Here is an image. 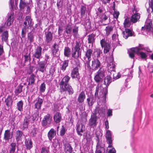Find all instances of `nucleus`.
Returning <instances> with one entry per match:
<instances>
[{"mask_svg": "<svg viewBox=\"0 0 153 153\" xmlns=\"http://www.w3.org/2000/svg\"><path fill=\"white\" fill-rule=\"evenodd\" d=\"M110 71V74L107 75L104 78V84L106 85V87L102 89L100 87L99 85L97 86L96 88L95 92L94 94V97L96 99H99L100 98H102V100L105 103L106 102V96L108 94V88L110 84L113 81L111 77L112 73Z\"/></svg>", "mask_w": 153, "mask_h": 153, "instance_id": "1", "label": "nucleus"}, {"mask_svg": "<svg viewBox=\"0 0 153 153\" xmlns=\"http://www.w3.org/2000/svg\"><path fill=\"white\" fill-rule=\"evenodd\" d=\"M70 79L71 77L69 76L66 75L59 81V90L61 94H67L71 95L74 93V89L69 84Z\"/></svg>", "mask_w": 153, "mask_h": 153, "instance_id": "2", "label": "nucleus"}, {"mask_svg": "<svg viewBox=\"0 0 153 153\" xmlns=\"http://www.w3.org/2000/svg\"><path fill=\"white\" fill-rule=\"evenodd\" d=\"M39 112L36 111L32 116L29 114H27L25 116L23 121L22 129L24 130L28 128L30 122L31 123H34L36 120H38L39 118Z\"/></svg>", "mask_w": 153, "mask_h": 153, "instance_id": "3", "label": "nucleus"}, {"mask_svg": "<svg viewBox=\"0 0 153 153\" xmlns=\"http://www.w3.org/2000/svg\"><path fill=\"white\" fill-rule=\"evenodd\" d=\"M90 62H88L85 65V68L88 71L89 74H91L94 71L97 70L100 67L101 63L98 58L94 59L91 61V65Z\"/></svg>", "mask_w": 153, "mask_h": 153, "instance_id": "4", "label": "nucleus"}, {"mask_svg": "<svg viewBox=\"0 0 153 153\" xmlns=\"http://www.w3.org/2000/svg\"><path fill=\"white\" fill-rule=\"evenodd\" d=\"M107 74L106 68L104 67H100L95 74L94 78V80L97 83L102 82Z\"/></svg>", "mask_w": 153, "mask_h": 153, "instance_id": "5", "label": "nucleus"}, {"mask_svg": "<svg viewBox=\"0 0 153 153\" xmlns=\"http://www.w3.org/2000/svg\"><path fill=\"white\" fill-rule=\"evenodd\" d=\"M74 67L71 71V76L73 79H75L78 81H79L80 77L79 72V69L80 68V63L79 60L76 61Z\"/></svg>", "mask_w": 153, "mask_h": 153, "instance_id": "6", "label": "nucleus"}, {"mask_svg": "<svg viewBox=\"0 0 153 153\" xmlns=\"http://www.w3.org/2000/svg\"><path fill=\"white\" fill-rule=\"evenodd\" d=\"M42 49L40 46H37L35 47L33 52L32 53V62L40 60L42 58Z\"/></svg>", "mask_w": 153, "mask_h": 153, "instance_id": "7", "label": "nucleus"}, {"mask_svg": "<svg viewBox=\"0 0 153 153\" xmlns=\"http://www.w3.org/2000/svg\"><path fill=\"white\" fill-rule=\"evenodd\" d=\"M52 121V117L49 114H47L44 116L41 123L42 127L41 129L42 131L50 127Z\"/></svg>", "mask_w": 153, "mask_h": 153, "instance_id": "8", "label": "nucleus"}, {"mask_svg": "<svg viewBox=\"0 0 153 153\" xmlns=\"http://www.w3.org/2000/svg\"><path fill=\"white\" fill-rule=\"evenodd\" d=\"M131 51L134 52V53L141 59H146L147 57V55L145 53L141 51L142 50L140 49L138 47L132 48L130 49Z\"/></svg>", "mask_w": 153, "mask_h": 153, "instance_id": "9", "label": "nucleus"}, {"mask_svg": "<svg viewBox=\"0 0 153 153\" xmlns=\"http://www.w3.org/2000/svg\"><path fill=\"white\" fill-rule=\"evenodd\" d=\"M40 60H38V61L33 62L32 63L35 65H38V66L37 67V70L43 73L46 70V66L47 64L45 62L42 61H40Z\"/></svg>", "mask_w": 153, "mask_h": 153, "instance_id": "10", "label": "nucleus"}, {"mask_svg": "<svg viewBox=\"0 0 153 153\" xmlns=\"http://www.w3.org/2000/svg\"><path fill=\"white\" fill-rule=\"evenodd\" d=\"M93 50L92 49H87L85 52V55L83 57V61L84 62V65L88 62H91V56L93 54Z\"/></svg>", "mask_w": 153, "mask_h": 153, "instance_id": "11", "label": "nucleus"}, {"mask_svg": "<svg viewBox=\"0 0 153 153\" xmlns=\"http://www.w3.org/2000/svg\"><path fill=\"white\" fill-rule=\"evenodd\" d=\"M44 99L38 96L33 101L34 103V108L36 109L39 112V111L41 109Z\"/></svg>", "mask_w": 153, "mask_h": 153, "instance_id": "12", "label": "nucleus"}, {"mask_svg": "<svg viewBox=\"0 0 153 153\" xmlns=\"http://www.w3.org/2000/svg\"><path fill=\"white\" fill-rule=\"evenodd\" d=\"M86 98V95L85 92L84 91H82L78 95V97L77 99V102L80 104L78 107L80 110L82 109V104Z\"/></svg>", "mask_w": 153, "mask_h": 153, "instance_id": "13", "label": "nucleus"}, {"mask_svg": "<svg viewBox=\"0 0 153 153\" xmlns=\"http://www.w3.org/2000/svg\"><path fill=\"white\" fill-rule=\"evenodd\" d=\"M13 94L11 93L10 94L8 95L7 97L5 98L4 101L7 108H8V110L11 108L13 105Z\"/></svg>", "mask_w": 153, "mask_h": 153, "instance_id": "14", "label": "nucleus"}, {"mask_svg": "<svg viewBox=\"0 0 153 153\" xmlns=\"http://www.w3.org/2000/svg\"><path fill=\"white\" fill-rule=\"evenodd\" d=\"M106 109L104 107H96L94 109L93 114H95L97 115L98 114V116L104 117L105 114Z\"/></svg>", "mask_w": 153, "mask_h": 153, "instance_id": "15", "label": "nucleus"}, {"mask_svg": "<svg viewBox=\"0 0 153 153\" xmlns=\"http://www.w3.org/2000/svg\"><path fill=\"white\" fill-rule=\"evenodd\" d=\"M97 115H95V114L92 113L89 120L88 123L89 126H91V127H95L97 125Z\"/></svg>", "mask_w": 153, "mask_h": 153, "instance_id": "16", "label": "nucleus"}, {"mask_svg": "<svg viewBox=\"0 0 153 153\" xmlns=\"http://www.w3.org/2000/svg\"><path fill=\"white\" fill-rule=\"evenodd\" d=\"M132 12L133 14L131 17V20L133 23H135L140 19V15L139 13H137V11L135 6L134 7V8L132 9Z\"/></svg>", "mask_w": 153, "mask_h": 153, "instance_id": "17", "label": "nucleus"}, {"mask_svg": "<svg viewBox=\"0 0 153 153\" xmlns=\"http://www.w3.org/2000/svg\"><path fill=\"white\" fill-rule=\"evenodd\" d=\"M36 76L35 75L32 74L29 77L27 78V80L28 82L27 86L26 87L27 89L29 88V86L32 88L33 86V85L34 84L35 79V78Z\"/></svg>", "mask_w": 153, "mask_h": 153, "instance_id": "18", "label": "nucleus"}, {"mask_svg": "<svg viewBox=\"0 0 153 153\" xmlns=\"http://www.w3.org/2000/svg\"><path fill=\"white\" fill-rule=\"evenodd\" d=\"M13 136V133L12 132H10V129L6 130L4 134L3 139L5 141H9L10 139H12Z\"/></svg>", "mask_w": 153, "mask_h": 153, "instance_id": "19", "label": "nucleus"}, {"mask_svg": "<svg viewBox=\"0 0 153 153\" xmlns=\"http://www.w3.org/2000/svg\"><path fill=\"white\" fill-rule=\"evenodd\" d=\"M53 32H51L50 31H47L45 33V42L47 44L52 42L53 39Z\"/></svg>", "mask_w": 153, "mask_h": 153, "instance_id": "20", "label": "nucleus"}, {"mask_svg": "<svg viewBox=\"0 0 153 153\" xmlns=\"http://www.w3.org/2000/svg\"><path fill=\"white\" fill-rule=\"evenodd\" d=\"M72 28L73 27L71 25L69 24L66 26L64 32L66 34L65 35L67 37V39H68L70 37L72 36Z\"/></svg>", "mask_w": 153, "mask_h": 153, "instance_id": "21", "label": "nucleus"}, {"mask_svg": "<svg viewBox=\"0 0 153 153\" xmlns=\"http://www.w3.org/2000/svg\"><path fill=\"white\" fill-rule=\"evenodd\" d=\"M123 37L125 39H127L129 36H135L134 32L129 29L125 28V30L123 31Z\"/></svg>", "mask_w": 153, "mask_h": 153, "instance_id": "22", "label": "nucleus"}, {"mask_svg": "<svg viewBox=\"0 0 153 153\" xmlns=\"http://www.w3.org/2000/svg\"><path fill=\"white\" fill-rule=\"evenodd\" d=\"M110 65L108 68V72L111 71L112 72H114L115 70V65L113 57H111L109 58Z\"/></svg>", "mask_w": 153, "mask_h": 153, "instance_id": "23", "label": "nucleus"}, {"mask_svg": "<svg viewBox=\"0 0 153 153\" xmlns=\"http://www.w3.org/2000/svg\"><path fill=\"white\" fill-rule=\"evenodd\" d=\"M59 45L56 43L53 44L52 48V53L53 57H57L59 55Z\"/></svg>", "mask_w": 153, "mask_h": 153, "instance_id": "24", "label": "nucleus"}, {"mask_svg": "<svg viewBox=\"0 0 153 153\" xmlns=\"http://www.w3.org/2000/svg\"><path fill=\"white\" fill-rule=\"evenodd\" d=\"M24 143L26 149L27 150H30L33 147V143L30 138H25Z\"/></svg>", "mask_w": 153, "mask_h": 153, "instance_id": "25", "label": "nucleus"}, {"mask_svg": "<svg viewBox=\"0 0 153 153\" xmlns=\"http://www.w3.org/2000/svg\"><path fill=\"white\" fill-rule=\"evenodd\" d=\"M152 23L150 20L147 19L145 22V25L144 27H142L141 28V30H146V31H149L152 28Z\"/></svg>", "mask_w": 153, "mask_h": 153, "instance_id": "26", "label": "nucleus"}, {"mask_svg": "<svg viewBox=\"0 0 153 153\" xmlns=\"http://www.w3.org/2000/svg\"><path fill=\"white\" fill-rule=\"evenodd\" d=\"M53 119L54 121L56 123H59L62 119V114L59 112H56L53 115Z\"/></svg>", "mask_w": 153, "mask_h": 153, "instance_id": "27", "label": "nucleus"}, {"mask_svg": "<svg viewBox=\"0 0 153 153\" xmlns=\"http://www.w3.org/2000/svg\"><path fill=\"white\" fill-rule=\"evenodd\" d=\"M35 36V34L34 31H33V30L28 33L27 35V41L30 44L34 42Z\"/></svg>", "mask_w": 153, "mask_h": 153, "instance_id": "28", "label": "nucleus"}, {"mask_svg": "<svg viewBox=\"0 0 153 153\" xmlns=\"http://www.w3.org/2000/svg\"><path fill=\"white\" fill-rule=\"evenodd\" d=\"M87 99V102L89 106H91L94 104L95 100L94 96L92 94H91L90 95L88 96Z\"/></svg>", "mask_w": 153, "mask_h": 153, "instance_id": "29", "label": "nucleus"}, {"mask_svg": "<svg viewBox=\"0 0 153 153\" xmlns=\"http://www.w3.org/2000/svg\"><path fill=\"white\" fill-rule=\"evenodd\" d=\"M83 125L82 123L77 124L76 131L78 135L82 136L84 130L83 129Z\"/></svg>", "mask_w": 153, "mask_h": 153, "instance_id": "30", "label": "nucleus"}, {"mask_svg": "<svg viewBox=\"0 0 153 153\" xmlns=\"http://www.w3.org/2000/svg\"><path fill=\"white\" fill-rule=\"evenodd\" d=\"M56 131L53 128H51L48 133V137L49 140L51 141L53 138L56 135Z\"/></svg>", "mask_w": 153, "mask_h": 153, "instance_id": "31", "label": "nucleus"}, {"mask_svg": "<svg viewBox=\"0 0 153 153\" xmlns=\"http://www.w3.org/2000/svg\"><path fill=\"white\" fill-rule=\"evenodd\" d=\"M112 134L109 130H107L106 131L105 137L106 141L108 144H112Z\"/></svg>", "mask_w": 153, "mask_h": 153, "instance_id": "32", "label": "nucleus"}, {"mask_svg": "<svg viewBox=\"0 0 153 153\" xmlns=\"http://www.w3.org/2000/svg\"><path fill=\"white\" fill-rule=\"evenodd\" d=\"M88 36V44H91L92 45L95 42V39L96 34L93 33L89 35Z\"/></svg>", "mask_w": 153, "mask_h": 153, "instance_id": "33", "label": "nucleus"}, {"mask_svg": "<svg viewBox=\"0 0 153 153\" xmlns=\"http://www.w3.org/2000/svg\"><path fill=\"white\" fill-rule=\"evenodd\" d=\"M47 0H36L38 6L40 7H43L44 9L47 8L46 1Z\"/></svg>", "mask_w": 153, "mask_h": 153, "instance_id": "34", "label": "nucleus"}, {"mask_svg": "<svg viewBox=\"0 0 153 153\" xmlns=\"http://www.w3.org/2000/svg\"><path fill=\"white\" fill-rule=\"evenodd\" d=\"M64 151L65 153H72L73 152V148L69 143H66L64 145Z\"/></svg>", "mask_w": 153, "mask_h": 153, "instance_id": "35", "label": "nucleus"}, {"mask_svg": "<svg viewBox=\"0 0 153 153\" xmlns=\"http://www.w3.org/2000/svg\"><path fill=\"white\" fill-rule=\"evenodd\" d=\"M23 135V132L20 130H17L16 132L15 138L17 142L21 140L22 137Z\"/></svg>", "mask_w": 153, "mask_h": 153, "instance_id": "36", "label": "nucleus"}, {"mask_svg": "<svg viewBox=\"0 0 153 153\" xmlns=\"http://www.w3.org/2000/svg\"><path fill=\"white\" fill-rule=\"evenodd\" d=\"M25 89L23 87L19 84L15 88L14 91L15 95L17 96L19 94L22 93Z\"/></svg>", "mask_w": 153, "mask_h": 153, "instance_id": "37", "label": "nucleus"}, {"mask_svg": "<svg viewBox=\"0 0 153 153\" xmlns=\"http://www.w3.org/2000/svg\"><path fill=\"white\" fill-rule=\"evenodd\" d=\"M82 42H83V40L82 39H78L76 40L75 42V45L74 48V50L81 51L80 47L81 46Z\"/></svg>", "mask_w": 153, "mask_h": 153, "instance_id": "38", "label": "nucleus"}, {"mask_svg": "<svg viewBox=\"0 0 153 153\" xmlns=\"http://www.w3.org/2000/svg\"><path fill=\"white\" fill-rule=\"evenodd\" d=\"M74 51L72 53L71 56L75 59H77L79 57H81V51L74 50Z\"/></svg>", "mask_w": 153, "mask_h": 153, "instance_id": "39", "label": "nucleus"}, {"mask_svg": "<svg viewBox=\"0 0 153 153\" xmlns=\"http://www.w3.org/2000/svg\"><path fill=\"white\" fill-rule=\"evenodd\" d=\"M8 37V32L7 31H4L1 35V40L2 42H7Z\"/></svg>", "mask_w": 153, "mask_h": 153, "instance_id": "40", "label": "nucleus"}, {"mask_svg": "<svg viewBox=\"0 0 153 153\" xmlns=\"http://www.w3.org/2000/svg\"><path fill=\"white\" fill-rule=\"evenodd\" d=\"M69 62L68 60H65L63 61L61 64V67H60V69L63 72L66 70V68L68 66Z\"/></svg>", "mask_w": 153, "mask_h": 153, "instance_id": "41", "label": "nucleus"}, {"mask_svg": "<svg viewBox=\"0 0 153 153\" xmlns=\"http://www.w3.org/2000/svg\"><path fill=\"white\" fill-rule=\"evenodd\" d=\"M99 17L100 19V22L101 23L105 22L108 19V16L105 13L101 14L99 15Z\"/></svg>", "mask_w": 153, "mask_h": 153, "instance_id": "42", "label": "nucleus"}, {"mask_svg": "<svg viewBox=\"0 0 153 153\" xmlns=\"http://www.w3.org/2000/svg\"><path fill=\"white\" fill-rule=\"evenodd\" d=\"M13 18V16L12 14H10L8 16L7 20L5 23V25H6L7 26H10L13 22V20H12Z\"/></svg>", "mask_w": 153, "mask_h": 153, "instance_id": "43", "label": "nucleus"}, {"mask_svg": "<svg viewBox=\"0 0 153 153\" xmlns=\"http://www.w3.org/2000/svg\"><path fill=\"white\" fill-rule=\"evenodd\" d=\"M100 43L102 48L110 44L109 43L108 41L105 38L102 39L100 41Z\"/></svg>", "mask_w": 153, "mask_h": 153, "instance_id": "44", "label": "nucleus"}, {"mask_svg": "<svg viewBox=\"0 0 153 153\" xmlns=\"http://www.w3.org/2000/svg\"><path fill=\"white\" fill-rule=\"evenodd\" d=\"M71 54V49L68 47H67L65 48L64 50V55L65 56L67 57H69Z\"/></svg>", "mask_w": 153, "mask_h": 153, "instance_id": "45", "label": "nucleus"}, {"mask_svg": "<svg viewBox=\"0 0 153 153\" xmlns=\"http://www.w3.org/2000/svg\"><path fill=\"white\" fill-rule=\"evenodd\" d=\"M23 102L21 100L19 101L17 103L16 108L19 111L22 112L23 111Z\"/></svg>", "mask_w": 153, "mask_h": 153, "instance_id": "46", "label": "nucleus"}, {"mask_svg": "<svg viewBox=\"0 0 153 153\" xmlns=\"http://www.w3.org/2000/svg\"><path fill=\"white\" fill-rule=\"evenodd\" d=\"M16 146V144L15 142H13L10 144V147L9 149V153H14Z\"/></svg>", "mask_w": 153, "mask_h": 153, "instance_id": "47", "label": "nucleus"}, {"mask_svg": "<svg viewBox=\"0 0 153 153\" xmlns=\"http://www.w3.org/2000/svg\"><path fill=\"white\" fill-rule=\"evenodd\" d=\"M86 10V6L85 5H81L80 6V12L81 17L83 16L85 17Z\"/></svg>", "mask_w": 153, "mask_h": 153, "instance_id": "48", "label": "nucleus"}, {"mask_svg": "<svg viewBox=\"0 0 153 153\" xmlns=\"http://www.w3.org/2000/svg\"><path fill=\"white\" fill-rule=\"evenodd\" d=\"M67 129H66V126L64 125H62L60 130L59 134L60 136L63 137L65 135Z\"/></svg>", "mask_w": 153, "mask_h": 153, "instance_id": "49", "label": "nucleus"}, {"mask_svg": "<svg viewBox=\"0 0 153 153\" xmlns=\"http://www.w3.org/2000/svg\"><path fill=\"white\" fill-rule=\"evenodd\" d=\"M24 62L25 63L28 61L30 62L31 60L30 53H28L27 52L24 55Z\"/></svg>", "mask_w": 153, "mask_h": 153, "instance_id": "50", "label": "nucleus"}, {"mask_svg": "<svg viewBox=\"0 0 153 153\" xmlns=\"http://www.w3.org/2000/svg\"><path fill=\"white\" fill-rule=\"evenodd\" d=\"M46 84L44 82L42 83L39 87V91L40 93H44L45 90Z\"/></svg>", "mask_w": 153, "mask_h": 153, "instance_id": "51", "label": "nucleus"}, {"mask_svg": "<svg viewBox=\"0 0 153 153\" xmlns=\"http://www.w3.org/2000/svg\"><path fill=\"white\" fill-rule=\"evenodd\" d=\"M113 27L112 26H108L106 27L105 29V30L106 31V34L107 35H108L113 30Z\"/></svg>", "mask_w": 153, "mask_h": 153, "instance_id": "52", "label": "nucleus"}, {"mask_svg": "<svg viewBox=\"0 0 153 153\" xmlns=\"http://www.w3.org/2000/svg\"><path fill=\"white\" fill-rule=\"evenodd\" d=\"M37 131L38 130L37 128H33L31 131L30 134L31 137H36V136Z\"/></svg>", "mask_w": 153, "mask_h": 153, "instance_id": "53", "label": "nucleus"}, {"mask_svg": "<svg viewBox=\"0 0 153 153\" xmlns=\"http://www.w3.org/2000/svg\"><path fill=\"white\" fill-rule=\"evenodd\" d=\"M138 47H139V48H140V49H142V50H144L146 51L147 52H152L150 50L148 47H144V45L143 44H139Z\"/></svg>", "mask_w": 153, "mask_h": 153, "instance_id": "54", "label": "nucleus"}, {"mask_svg": "<svg viewBox=\"0 0 153 153\" xmlns=\"http://www.w3.org/2000/svg\"><path fill=\"white\" fill-rule=\"evenodd\" d=\"M123 24L125 28L130 27V23L129 18H127L125 19Z\"/></svg>", "mask_w": 153, "mask_h": 153, "instance_id": "55", "label": "nucleus"}, {"mask_svg": "<svg viewBox=\"0 0 153 153\" xmlns=\"http://www.w3.org/2000/svg\"><path fill=\"white\" fill-rule=\"evenodd\" d=\"M25 20L26 22H27L28 25L29 26H31L32 20L31 19V17L30 16H26L25 17Z\"/></svg>", "mask_w": 153, "mask_h": 153, "instance_id": "56", "label": "nucleus"}, {"mask_svg": "<svg viewBox=\"0 0 153 153\" xmlns=\"http://www.w3.org/2000/svg\"><path fill=\"white\" fill-rule=\"evenodd\" d=\"M79 27L76 25L74 26L73 28L72 29L73 35L74 36H76L77 35Z\"/></svg>", "mask_w": 153, "mask_h": 153, "instance_id": "57", "label": "nucleus"}, {"mask_svg": "<svg viewBox=\"0 0 153 153\" xmlns=\"http://www.w3.org/2000/svg\"><path fill=\"white\" fill-rule=\"evenodd\" d=\"M27 6L26 3L23 0H20L19 7L20 9H24Z\"/></svg>", "mask_w": 153, "mask_h": 153, "instance_id": "58", "label": "nucleus"}, {"mask_svg": "<svg viewBox=\"0 0 153 153\" xmlns=\"http://www.w3.org/2000/svg\"><path fill=\"white\" fill-rule=\"evenodd\" d=\"M95 53H96V55L98 58L100 57V55L102 53V51L100 49H97L94 51Z\"/></svg>", "mask_w": 153, "mask_h": 153, "instance_id": "59", "label": "nucleus"}, {"mask_svg": "<svg viewBox=\"0 0 153 153\" xmlns=\"http://www.w3.org/2000/svg\"><path fill=\"white\" fill-rule=\"evenodd\" d=\"M112 76H113V81H114V80H116L119 78L120 77H123L124 76H125L126 77H127L126 75H122L121 76L120 74V73H118L117 75H116V76H114V74L113 73V75L112 74Z\"/></svg>", "mask_w": 153, "mask_h": 153, "instance_id": "60", "label": "nucleus"}, {"mask_svg": "<svg viewBox=\"0 0 153 153\" xmlns=\"http://www.w3.org/2000/svg\"><path fill=\"white\" fill-rule=\"evenodd\" d=\"M84 22H85V23H86L87 25L88 24V26L89 27L88 28L90 29L91 30H95L97 29V28L96 27H95V28H93V29H92L91 27V22H90V20L89 19H86V20H85V21Z\"/></svg>", "mask_w": 153, "mask_h": 153, "instance_id": "61", "label": "nucleus"}, {"mask_svg": "<svg viewBox=\"0 0 153 153\" xmlns=\"http://www.w3.org/2000/svg\"><path fill=\"white\" fill-rule=\"evenodd\" d=\"M26 29L23 28L22 29V32H21V40H22V38H25L26 36Z\"/></svg>", "mask_w": 153, "mask_h": 153, "instance_id": "62", "label": "nucleus"}, {"mask_svg": "<svg viewBox=\"0 0 153 153\" xmlns=\"http://www.w3.org/2000/svg\"><path fill=\"white\" fill-rule=\"evenodd\" d=\"M111 45H108L106 46H105L104 48V53H107L109 51L110 49Z\"/></svg>", "mask_w": 153, "mask_h": 153, "instance_id": "63", "label": "nucleus"}, {"mask_svg": "<svg viewBox=\"0 0 153 153\" xmlns=\"http://www.w3.org/2000/svg\"><path fill=\"white\" fill-rule=\"evenodd\" d=\"M59 141L58 140H56L53 143L52 145L51 146V148H57V146L59 145Z\"/></svg>", "mask_w": 153, "mask_h": 153, "instance_id": "64", "label": "nucleus"}]
</instances>
